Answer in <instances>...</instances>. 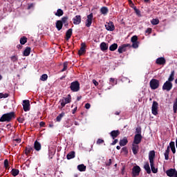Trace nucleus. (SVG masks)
Returning a JSON list of instances; mask_svg holds the SVG:
<instances>
[{"instance_id": "41", "label": "nucleus", "mask_w": 177, "mask_h": 177, "mask_svg": "<svg viewBox=\"0 0 177 177\" xmlns=\"http://www.w3.org/2000/svg\"><path fill=\"white\" fill-rule=\"evenodd\" d=\"M60 21H62V24L67 23L68 21V17H67V16L63 17L61 19Z\"/></svg>"}, {"instance_id": "62", "label": "nucleus", "mask_w": 177, "mask_h": 177, "mask_svg": "<svg viewBox=\"0 0 177 177\" xmlns=\"http://www.w3.org/2000/svg\"><path fill=\"white\" fill-rule=\"evenodd\" d=\"M93 83L94 84L95 86H97V85H99V82H97V81L95 80H93Z\"/></svg>"}, {"instance_id": "24", "label": "nucleus", "mask_w": 177, "mask_h": 177, "mask_svg": "<svg viewBox=\"0 0 177 177\" xmlns=\"http://www.w3.org/2000/svg\"><path fill=\"white\" fill-rule=\"evenodd\" d=\"M55 27L58 31H60V30H62V28H63V24H62V21L57 20L55 24Z\"/></svg>"}, {"instance_id": "47", "label": "nucleus", "mask_w": 177, "mask_h": 177, "mask_svg": "<svg viewBox=\"0 0 177 177\" xmlns=\"http://www.w3.org/2000/svg\"><path fill=\"white\" fill-rule=\"evenodd\" d=\"M41 81H46L48 80V75L47 74H43L40 77Z\"/></svg>"}, {"instance_id": "51", "label": "nucleus", "mask_w": 177, "mask_h": 177, "mask_svg": "<svg viewBox=\"0 0 177 177\" xmlns=\"http://www.w3.org/2000/svg\"><path fill=\"white\" fill-rule=\"evenodd\" d=\"M4 167L5 168H8L9 167V160H8V159L4 160Z\"/></svg>"}, {"instance_id": "20", "label": "nucleus", "mask_w": 177, "mask_h": 177, "mask_svg": "<svg viewBox=\"0 0 177 177\" xmlns=\"http://www.w3.org/2000/svg\"><path fill=\"white\" fill-rule=\"evenodd\" d=\"M32 151H34V149L31 146L28 145V147H26L25 149L26 156H30Z\"/></svg>"}, {"instance_id": "30", "label": "nucleus", "mask_w": 177, "mask_h": 177, "mask_svg": "<svg viewBox=\"0 0 177 177\" xmlns=\"http://www.w3.org/2000/svg\"><path fill=\"white\" fill-rule=\"evenodd\" d=\"M77 169L80 172H85V171H86V166H85V165H79L77 166Z\"/></svg>"}, {"instance_id": "44", "label": "nucleus", "mask_w": 177, "mask_h": 177, "mask_svg": "<svg viewBox=\"0 0 177 177\" xmlns=\"http://www.w3.org/2000/svg\"><path fill=\"white\" fill-rule=\"evenodd\" d=\"M63 66H64V68L62 69L61 73H63V72L66 71V70H67V67L68 66V63L64 62Z\"/></svg>"}, {"instance_id": "63", "label": "nucleus", "mask_w": 177, "mask_h": 177, "mask_svg": "<svg viewBox=\"0 0 177 177\" xmlns=\"http://www.w3.org/2000/svg\"><path fill=\"white\" fill-rule=\"evenodd\" d=\"M78 107L75 106L73 110H72V113L74 114L75 113L77 112Z\"/></svg>"}, {"instance_id": "27", "label": "nucleus", "mask_w": 177, "mask_h": 177, "mask_svg": "<svg viewBox=\"0 0 177 177\" xmlns=\"http://www.w3.org/2000/svg\"><path fill=\"white\" fill-rule=\"evenodd\" d=\"M128 144V139L127 137H124L123 139L120 140L119 145L120 146H127Z\"/></svg>"}, {"instance_id": "53", "label": "nucleus", "mask_w": 177, "mask_h": 177, "mask_svg": "<svg viewBox=\"0 0 177 177\" xmlns=\"http://www.w3.org/2000/svg\"><path fill=\"white\" fill-rule=\"evenodd\" d=\"M102 143H104V140L99 138L97 140V145H102Z\"/></svg>"}, {"instance_id": "56", "label": "nucleus", "mask_w": 177, "mask_h": 177, "mask_svg": "<svg viewBox=\"0 0 177 177\" xmlns=\"http://www.w3.org/2000/svg\"><path fill=\"white\" fill-rule=\"evenodd\" d=\"M117 143H118V139H114L111 145V146H114L115 145H117Z\"/></svg>"}, {"instance_id": "38", "label": "nucleus", "mask_w": 177, "mask_h": 177, "mask_svg": "<svg viewBox=\"0 0 177 177\" xmlns=\"http://www.w3.org/2000/svg\"><path fill=\"white\" fill-rule=\"evenodd\" d=\"M64 115H65L64 112H62V113H60L58 116H57L56 121H57V122H60V121H62V118H63V116Z\"/></svg>"}, {"instance_id": "5", "label": "nucleus", "mask_w": 177, "mask_h": 177, "mask_svg": "<svg viewBox=\"0 0 177 177\" xmlns=\"http://www.w3.org/2000/svg\"><path fill=\"white\" fill-rule=\"evenodd\" d=\"M172 82H169L168 80L166 81L163 86H162V91H167V92H169V91H171V89H172Z\"/></svg>"}, {"instance_id": "61", "label": "nucleus", "mask_w": 177, "mask_h": 177, "mask_svg": "<svg viewBox=\"0 0 177 177\" xmlns=\"http://www.w3.org/2000/svg\"><path fill=\"white\" fill-rule=\"evenodd\" d=\"M85 109H86L87 110H88V109H91V104L86 103L85 104Z\"/></svg>"}, {"instance_id": "32", "label": "nucleus", "mask_w": 177, "mask_h": 177, "mask_svg": "<svg viewBox=\"0 0 177 177\" xmlns=\"http://www.w3.org/2000/svg\"><path fill=\"white\" fill-rule=\"evenodd\" d=\"M144 169H145L147 174H151V169H150V165L149 162L145 163L144 165Z\"/></svg>"}, {"instance_id": "55", "label": "nucleus", "mask_w": 177, "mask_h": 177, "mask_svg": "<svg viewBox=\"0 0 177 177\" xmlns=\"http://www.w3.org/2000/svg\"><path fill=\"white\" fill-rule=\"evenodd\" d=\"M17 121H18V122H19L20 124H23V122H24V118L19 117V118H17Z\"/></svg>"}, {"instance_id": "46", "label": "nucleus", "mask_w": 177, "mask_h": 177, "mask_svg": "<svg viewBox=\"0 0 177 177\" xmlns=\"http://www.w3.org/2000/svg\"><path fill=\"white\" fill-rule=\"evenodd\" d=\"M132 48H133L134 49H137V48H139V41H136V42H133L132 43Z\"/></svg>"}, {"instance_id": "8", "label": "nucleus", "mask_w": 177, "mask_h": 177, "mask_svg": "<svg viewBox=\"0 0 177 177\" xmlns=\"http://www.w3.org/2000/svg\"><path fill=\"white\" fill-rule=\"evenodd\" d=\"M127 48H131V44H125L120 46L118 47V52L119 53H122L123 52H127Z\"/></svg>"}, {"instance_id": "52", "label": "nucleus", "mask_w": 177, "mask_h": 177, "mask_svg": "<svg viewBox=\"0 0 177 177\" xmlns=\"http://www.w3.org/2000/svg\"><path fill=\"white\" fill-rule=\"evenodd\" d=\"M122 151L124 153V154H128V148H127V147L122 148Z\"/></svg>"}, {"instance_id": "25", "label": "nucleus", "mask_w": 177, "mask_h": 177, "mask_svg": "<svg viewBox=\"0 0 177 177\" xmlns=\"http://www.w3.org/2000/svg\"><path fill=\"white\" fill-rule=\"evenodd\" d=\"M67 160H71L73 158H75V151H72L69 152L66 156Z\"/></svg>"}, {"instance_id": "34", "label": "nucleus", "mask_w": 177, "mask_h": 177, "mask_svg": "<svg viewBox=\"0 0 177 177\" xmlns=\"http://www.w3.org/2000/svg\"><path fill=\"white\" fill-rule=\"evenodd\" d=\"M174 80H175V71H171L167 81H169V82H172Z\"/></svg>"}, {"instance_id": "29", "label": "nucleus", "mask_w": 177, "mask_h": 177, "mask_svg": "<svg viewBox=\"0 0 177 177\" xmlns=\"http://www.w3.org/2000/svg\"><path fill=\"white\" fill-rule=\"evenodd\" d=\"M100 12L102 15H104V16H106L109 13V8L107 7H102L100 8Z\"/></svg>"}, {"instance_id": "50", "label": "nucleus", "mask_w": 177, "mask_h": 177, "mask_svg": "<svg viewBox=\"0 0 177 177\" xmlns=\"http://www.w3.org/2000/svg\"><path fill=\"white\" fill-rule=\"evenodd\" d=\"M169 147V149L175 148V142L174 141L170 142Z\"/></svg>"}, {"instance_id": "36", "label": "nucleus", "mask_w": 177, "mask_h": 177, "mask_svg": "<svg viewBox=\"0 0 177 177\" xmlns=\"http://www.w3.org/2000/svg\"><path fill=\"white\" fill-rule=\"evenodd\" d=\"M19 42L21 45H26V44H27V38L25 36H23L21 37Z\"/></svg>"}, {"instance_id": "12", "label": "nucleus", "mask_w": 177, "mask_h": 177, "mask_svg": "<svg viewBox=\"0 0 177 177\" xmlns=\"http://www.w3.org/2000/svg\"><path fill=\"white\" fill-rule=\"evenodd\" d=\"M142 139H143L142 134H136L134 136L133 144L139 145L140 142H142Z\"/></svg>"}, {"instance_id": "3", "label": "nucleus", "mask_w": 177, "mask_h": 177, "mask_svg": "<svg viewBox=\"0 0 177 177\" xmlns=\"http://www.w3.org/2000/svg\"><path fill=\"white\" fill-rule=\"evenodd\" d=\"M151 89L153 91L156 89H158L160 87V80L157 79H152L149 82Z\"/></svg>"}, {"instance_id": "43", "label": "nucleus", "mask_w": 177, "mask_h": 177, "mask_svg": "<svg viewBox=\"0 0 177 177\" xmlns=\"http://www.w3.org/2000/svg\"><path fill=\"white\" fill-rule=\"evenodd\" d=\"M136 135H142V127H137L136 129Z\"/></svg>"}, {"instance_id": "37", "label": "nucleus", "mask_w": 177, "mask_h": 177, "mask_svg": "<svg viewBox=\"0 0 177 177\" xmlns=\"http://www.w3.org/2000/svg\"><path fill=\"white\" fill-rule=\"evenodd\" d=\"M11 172H12V176H17V175H19L20 171H19V169H12Z\"/></svg>"}, {"instance_id": "60", "label": "nucleus", "mask_w": 177, "mask_h": 177, "mask_svg": "<svg viewBox=\"0 0 177 177\" xmlns=\"http://www.w3.org/2000/svg\"><path fill=\"white\" fill-rule=\"evenodd\" d=\"M133 9L137 15H140V10H138L136 7H134Z\"/></svg>"}, {"instance_id": "23", "label": "nucleus", "mask_w": 177, "mask_h": 177, "mask_svg": "<svg viewBox=\"0 0 177 177\" xmlns=\"http://www.w3.org/2000/svg\"><path fill=\"white\" fill-rule=\"evenodd\" d=\"M71 35H73V29L69 28L66 32V41H68V39H70V38H71Z\"/></svg>"}, {"instance_id": "59", "label": "nucleus", "mask_w": 177, "mask_h": 177, "mask_svg": "<svg viewBox=\"0 0 177 177\" xmlns=\"http://www.w3.org/2000/svg\"><path fill=\"white\" fill-rule=\"evenodd\" d=\"M32 8H34V3L28 4V10H30V9H32Z\"/></svg>"}, {"instance_id": "11", "label": "nucleus", "mask_w": 177, "mask_h": 177, "mask_svg": "<svg viewBox=\"0 0 177 177\" xmlns=\"http://www.w3.org/2000/svg\"><path fill=\"white\" fill-rule=\"evenodd\" d=\"M166 174L169 177H177V171L175 169H169L166 171Z\"/></svg>"}, {"instance_id": "15", "label": "nucleus", "mask_w": 177, "mask_h": 177, "mask_svg": "<svg viewBox=\"0 0 177 177\" xmlns=\"http://www.w3.org/2000/svg\"><path fill=\"white\" fill-rule=\"evenodd\" d=\"M86 44L85 43H82L81 44V48L78 51V55L79 56H82L85 52H86Z\"/></svg>"}, {"instance_id": "1", "label": "nucleus", "mask_w": 177, "mask_h": 177, "mask_svg": "<svg viewBox=\"0 0 177 177\" xmlns=\"http://www.w3.org/2000/svg\"><path fill=\"white\" fill-rule=\"evenodd\" d=\"M12 118H15V112L5 113L0 118V122H10Z\"/></svg>"}, {"instance_id": "18", "label": "nucleus", "mask_w": 177, "mask_h": 177, "mask_svg": "<svg viewBox=\"0 0 177 177\" xmlns=\"http://www.w3.org/2000/svg\"><path fill=\"white\" fill-rule=\"evenodd\" d=\"M120 130H113L112 131H111L110 133V136L112 138V139H115V138H117L118 136H120Z\"/></svg>"}, {"instance_id": "2", "label": "nucleus", "mask_w": 177, "mask_h": 177, "mask_svg": "<svg viewBox=\"0 0 177 177\" xmlns=\"http://www.w3.org/2000/svg\"><path fill=\"white\" fill-rule=\"evenodd\" d=\"M71 102V95L68 94L66 97H64L62 100H59L60 105L58 106V109H63L66 104Z\"/></svg>"}, {"instance_id": "57", "label": "nucleus", "mask_w": 177, "mask_h": 177, "mask_svg": "<svg viewBox=\"0 0 177 177\" xmlns=\"http://www.w3.org/2000/svg\"><path fill=\"white\" fill-rule=\"evenodd\" d=\"M165 160H169V153H167L165 152Z\"/></svg>"}, {"instance_id": "16", "label": "nucleus", "mask_w": 177, "mask_h": 177, "mask_svg": "<svg viewBox=\"0 0 177 177\" xmlns=\"http://www.w3.org/2000/svg\"><path fill=\"white\" fill-rule=\"evenodd\" d=\"M81 15H76L75 17L73 18V24H75V26H78L79 24H81Z\"/></svg>"}, {"instance_id": "39", "label": "nucleus", "mask_w": 177, "mask_h": 177, "mask_svg": "<svg viewBox=\"0 0 177 177\" xmlns=\"http://www.w3.org/2000/svg\"><path fill=\"white\" fill-rule=\"evenodd\" d=\"M151 23L152 26H157V24H159L160 20H158V19H153L151 21Z\"/></svg>"}, {"instance_id": "31", "label": "nucleus", "mask_w": 177, "mask_h": 177, "mask_svg": "<svg viewBox=\"0 0 177 177\" xmlns=\"http://www.w3.org/2000/svg\"><path fill=\"white\" fill-rule=\"evenodd\" d=\"M30 53H31V48L26 47V49L24 50V56H30Z\"/></svg>"}, {"instance_id": "4", "label": "nucleus", "mask_w": 177, "mask_h": 177, "mask_svg": "<svg viewBox=\"0 0 177 177\" xmlns=\"http://www.w3.org/2000/svg\"><path fill=\"white\" fill-rule=\"evenodd\" d=\"M70 89L72 92H78L80 91V82L78 81H75L71 83Z\"/></svg>"}, {"instance_id": "9", "label": "nucleus", "mask_w": 177, "mask_h": 177, "mask_svg": "<svg viewBox=\"0 0 177 177\" xmlns=\"http://www.w3.org/2000/svg\"><path fill=\"white\" fill-rule=\"evenodd\" d=\"M105 28L107 31H114V30H115V26H114V23L110 21L105 24Z\"/></svg>"}, {"instance_id": "6", "label": "nucleus", "mask_w": 177, "mask_h": 177, "mask_svg": "<svg viewBox=\"0 0 177 177\" xmlns=\"http://www.w3.org/2000/svg\"><path fill=\"white\" fill-rule=\"evenodd\" d=\"M151 111L153 115H157V114H158V102L156 101L153 102Z\"/></svg>"}, {"instance_id": "45", "label": "nucleus", "mask_w": 177, "mask_h": 177, "mask_svg": "<svg viewBox=\"0 0 177 177\" xmlns=\"http://www.w3.org/2000/svg\"><path fill=\"white\" fill-rule=\"evenodd\" d=\"M63 66H64V68L62 69L61 73H63V72L66 71V70H67V67L68 66V63L64 62Z\"/></svg>"}, {"instance_id": "10", "label": "nucleus", "mask_w": 177, "mask_h": 177, "mask_svg": "<svg viewBox=\"0 0 177 177\" xmlns=\"http://www.w3.org/2000/svg\"><path fill=\"white\" fill-rule=\"evenodd\" d=\"M93 20V13H91L87 16V19L86 20V27H90L92 26V21Z\"/></svg>"}, {"instance_id": "22", "label": "nucleus", "mask_w": 177, "mask_h": 177, "mask_svg": "<svg viewBox=\"0 0 177 177\" xmlns=\"http://www.w3.org/2000/svg\"><path fill=\"white\" fill-rule=\"evenodd\" d=\"M34 149L36 150V151H39V150L41 149V143L36 140L34 143Z\"/></svg>"}, {"instance_id": "7", "label": "nucleus", "mask_w": 177, "mask_h": 177, "mask_svg": "<svg viewBox=\"0 0 177 177\" xmlns=\"http://www.w3.org/2000/svg\"><path fill=\"white\" fill-rule=\"evenodd\" d=\"M140 167L136 165L133 167L132 168V176L133 177H136L139 176V174H140Z\"/></svg>"}, {"instance_id": "64", "label": "nucleus", "mask_w": 177, "mask_h": 177, "mask_svg": "<svg viewBox=\"0 0 177 177\" xmlns=\"http://www.w3.org/2000/svg\"><path fill=\"white\" fill-rule=\"evenodd\" d=\"M39 125H40V127H45V122H40Z\"/></svg>"}, {"instance_id": "40", "label": "nucleus", "mask_w": 177, "mask_h": 177, "mask_svg": "<svg viewBox=\"0 0 177 177\" xmlns=\"http://www.w3.org/2000/svg\"><path fill=\"white\" fill-rule=\"evenodd\" d=\"M6 97H9V93H0V99H6Z\"/></svg>"}, {"instance_id": "42", "label": "nucleus", "mask_w": 177, "mask_h": 177, "mask_svg": "<svg viewBox=\"0 0 177 177\" xmlns=\"http://www.w3.org/2000/svg\"><path fill=\"white\" fill-rule=\"evenodd\" d=\"M173 110H174V113H176V111H177V98H176V100L174 102Z\"/></svg>"}, {"instance_id": "49", "label": "nucleus", "mask_w": 177, "mask_h": 177, "mask_svg": "<svg viewBox=\"0 0 177 177\" xmlns=\"http://www.w3.org/2000/svg\"><path fill=\"white\" fill-rule=\"evenodd\" d=\"M151 30H152V29L151 28H148L145 30V35H150V34H151Z\"/></svg>"}, {"instance_id": "14", "label": "nucleus", "mask_w": 177, "mask_h": 177, "mask_svg": "<svg viewBox=\"0 0 177 177\" xmlns=\"http://www.w3.org/2000/svg\"><path fill=\"white\" fill-rule=\"evenodd\" d=\"M167 63V60H165V58L164 57H158L156 60V64H158L159 66H164Z\"/></svg>"}, {"instance_id": "35", "label": "nucleus", "mask_w": 177, "mask_h": 177, "mask_svg": "<svg viewBox=\"0 0 177 177\" xmlns=\"http://www.w3.org/2000/svg\"><path fill=\"white\" fill-rule=\"evenodd\" d=\"M10 59L12 63H17L19 62V56L17 55H12L10 57Z\"/></svg>"}, {"instance_id": "17", "label": "nucleus", "mask_w": 177, "mask_h": 177, "mask_svg": "<svg viewBox=\"0 0 177 177\" xmlns=\"http://www.w3.org/2000/svg\"><path fill=\"white\" fill-rule=\"evenodd\" d=\"M100 48L102 52H106L109 49V44L103 41L100 44Z\"/></svg>"}, {"instance_id": "48", "label": "nucleus", "mask_w": 177, "mask_h": 177, "mask_svg": "<svg viewBox=\"0 0 177 177\" xmlns=\"http://www.w3.org/2000/svg\"><path fill=\"white\" fill-rule=\"evenodd\" d=\"M131 41L132 43L133 42H138V36L134 35L131 37Z\"/></svg>"}, {"instance_id": "33", "label": "nucleus", "mask_w": 177, "mask_h": 177, "mask_svg": "<svg viewBox=\"0 0 177 177\" xmlns=\"http://www.w3.org/2000/svg\"><path fill=\"white\" fill-rule=\"evenodd\" d=\"M55 15L56 16H57V17H62V16H63V15H64V12L63 11V10L59 8L57 12L55 13Z\"/></svg>"}, {"instance_id": "54", "label": "nucleus", "mask_w": 177, "mask_h": 177, "mask_svg": "<svg viewBox=\"0 0 177 177\" xmlns=\"http://www.w3.org/2000/svg\"><path fill=\"white\" fill-rule=\"evenodd\" d=\"M129 2V5H130L131 8H135V4L133 3V2L132 1V0H128Z\"/></svg>"}, {"instance_id": "28", "label": "nucleus", "mask_w": 177, "mask_h": 177, "mask_svg": "<svg viewBox=\"0 0 177 177\" xmlns=\"http://www.w3.org/2000/svg\"><path fill=\"white\" fill-rule=\"evenodd\" d=\"M118 48V44H117V43H114L109 46V50H111V52H114V50H117Z\"/></svg>"}, {"instance_id": "21", "label": "nucleus", "mask_w": 177, "mask_h": 177, "mask_svg": "<svg viewBox=\"0 0 177 177\" xmlns=\"http://www.w3.org/2000/svg\"><path fill=\"white\" fill-rule=\"evenodd\" d=\"M132 151L133 153L136 156L138 154V151H139V145L136 144H133L132 145Z\"/></svg>"}, {"instance_id": "13", "label": "nucleus", "mask_w": 177, "mask_h": 177, "mask_svg": "<svg viewBox=\"0 0 177 177\" xmlns=\"http://www.w3.org/2000/svg\"><path fill=\"white\" fill-rule=\"evenodd\" d=\"M23 109L24 111H30V100H24L23 101Z\"/></svg>"}, {"instance_id": "26", "label": "nucleus", "mask_w": 177, "mask_h": 177, "mask_svg": "<svg viewBox=\"0 0 177 177\" xmlns=\"http://www.w3.org/2000/svg\"><path fill=\"white\" fill-rule=\"evenodd\" d=\"M150 166H151V169L153 174H157V172H158V169L156 168V166L154 165V162H150Z\"/></svg>"}, {"instance_id": "19", "label": "nucleus", "mask_w": 177, "mask_h": 177, "mask_svg": "<svg viewBox=\"0 0 177 177\" xmlns=\"http://www.w3.org/2000/svg\"><path fill=\"white\" fill-rule=\"evenodd\" d=\"M156 157V151H151L149 153V162H154V158Z\"/></svg>"}, {"instance_id": "58", "label": "nucleus", "mask_w": 177, "mask_h": 177, "mask_svg": "<svg viewBox=\"0 0 177 177\" xmlns=\"http://www.w3.org/2000/svg\"><path fill=\"white\" fill-rule=\"evenodd\" d=\"M111 159H109V161L106 163V167H110V165H111Z\"/></svg>"}]
</instances>
